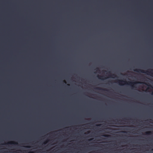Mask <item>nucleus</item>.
<instances>
[{
  "label": "nucleus",
  "mask_w": 153,
  "mask_h": 153,
  "mask_svg": "<svg viewBox=\"0 0 153 153\" xmlns=\"http://www.w3.org/2000/svg\"><path fill=\"white\" fill-rule=\"evenodd\" d=\"M25 147H27V148H30V146H25Z\"/></svg>",
  "instance_id": "9"
},
{
  "label": "nucleus",
  "mask_w": 153,
  "mask_h": 153,
  "mask_svg": "<svg viewBox=\"0 0 153 153\" xmlns=\"http://www.w3.org/2000/svg\"><path fill=\"white\" fill-rule=\"evenodd\" d=\"M97 77L99 79H100L101 80H104V79H106V78H105H105L104 79L103 78L104 77V76H99V75H98L97 76Z\"/></svg>",
  "instance_id": "3"
},
{
  "label": "nucleus",
  "mask_w": 153,
  "mask_h": 153,
  "mask_svg": "<svg viewBox=\"0 0 153 153\" xmlns=\"http://www.w3.org/2000/svg\"><path fill=\"white\" fill-rule=\"evenodd\" d=\"M152 132L151 131H148L146 132L145 133V134L147 135H149L151 134Z\"/></svg>",
  "instance_id": "5"
},
{
  "label": "nucleus",
  "mask_w": 153,
  "mask_h": 153,
  "mask_svg": "<svg viewBox=\"0 0 153 153\" xmlns=\"http://www.w3.org/2000/svg\"><path fill=\"white\" fill-rule=\"evenodd\" d=\"M111 75L112 76H115V75L114 74H112Z\"/></svg>",
  "instance_id": "12"
},
{
  "label": "nucleus",
  "mask_w": 153,
  "mask_h": 153,
  "mask_svg": "<svg viewBox=\"0 0 153 153\" xmlns=\"http://www.w3.org/2000/svg\"><path fill=\"white\" fill-rule=\"evenodd\" d=\"M104 10V11H105V10Z\"/></svg>",
  "instance_id": "22"
},
{
  "label": "nucleus",
  "mask_w": 153,
  "mask_h": 153,
  "mask_svg": "<svg viewBox=\"0 0 153 153\" xmlns=\"http://www.w3.org/2000/svg\"><path fill=\"white\" fill-rule=\"evenodd\" d=\"M29 153H33L32 152H30Z\"/></svg>",
  "instance_id": "14"
},
{
  "label": "nucleus",
  "mask_w": 153,
  "mask_h": 153,
  "mask_svg": "<svg viewBox=\"0 0 153 153\" xmlns=\"http://www.w3.org/2000/svg\"><path fill=\"white\" fill-rule=\"evenodd\" d=\"M125 120H127V119H125Z\"/></svg>",
  "instance_id": "18"
},
{
  "label": "nucleus",
  "mask_w": 153,
  "mask_h": 153,
  "mask_svg": "<svg viewBox=\"0 0 153 153\" xmlns=\"http://www.w3.org/2000/svg\"><path fill=\"white\" fill-rule=\"evenodd\" d=\"M152 150H153V149H152Z\"/></svg>",
  "instance_id": "23"
},
{
  "label": "nucleus",
  "mask_w": 153,
  "mask_h": 153,
  "mask_svg": "<svg viewBox=\"0 0 153 153\" xmlns=\"http://www.w3.org/2000/svg\"><path fill=\"white\" fill-rule=\"evenodd\" d=\"M93 139V138L91 139H90V140H92Z\"/></svg>",
  "instance_id": "11"
},
{
  "label": "nucleus",
  "mask_w": 153,
  "mask_h": 153,
  "mask_svg": "<svg viewBox=\"0 0 153 153\" xmlns=\"http://www.w3.org/2000/svg\"><path fill=\"white\" fill-rule=\"evenodd\" d=\"M134 71L136 72H140L142 73H147V74H147V73H149V74H153V70L150 69V71H144L143 70H142L140 69H134Z\"/></svg>",
  "instance_id": "2"
},
{
  "label": "nucleus",
  "mask_w": 153,
  "mask_h": 153,
  "mask_svg": "<svg viewBox=\"0 0 153 153\" xmlns=\"http://www.w3.org/2000/svg\"><path fill=\"white\" fill-rule=\"evenodd\" d=\"M102 136L106 137H109L111 136V135L108 134H104L102 135Z\"/></svg>",
  "instance_id": "6"
},
{
  "label": "nucleus",
  "mask_w": 153,
  "mask_h": 153,
  "mask_svg": "<svg viewBox=\"0 0 153 153\" xmlns=\"http://www.w3.org/2000/svg\"><path fill=\"white\" fill-rule=\"evenodd\" d=\"M152 95H153V92H152Z\"/></svg>",
  "instance_id": "16"
},
{
  "label": "nucleus",
  "mask_w": 153,
  "mask_h": 153,
  "mask_svg": "<svg viewBox=\"0 0 153 153\" xmlns=\"http://www.w3.org/2000/svg\"><path fill=\"white\" fill-rule=\"evenodd\" d=\"M117 81L118 84L120 85H123L124 84H127L128 85H131L132 88H135V86L137 83H141V82H129L128 83L126 81L123 80H117Z\"/></svg>",
  "instance_id": "1"
},
{
  "label": "nucleus",
  "mask_w": 153,
  "mask_h": 153,
  "mask_svg": "<svg viewBox=\"0 0 153 153\" xmlns=\"http://www.w3.org/2000/svg\"><path fill=\"white\" fill-rule=\"evenodd\" d=\"M144 84H146V83H144Z\"/></svg>",
  "instance_id": "17"
},
{
  "label": "nucleus",
  "mask_w": 153,
  "mask_h": 153,
  "mask_svg": "<svg viewBox=\"0 0 153 153\" xmlns=\"http://www.w3.org/2000/svg\"><path fill=\"white\" fill-rule=\"evenodd\" d=\"M87 10V11H88V10Z\"/></svg>",
  "instance_id": "21"
},
{
  "label": "nucleus",
  "mask_w": 153,
  "mask_h": 153,
  "mask_svg": "<svg viewBox=\"0 0 153 153\" xmlns=\"http://www.w3.org/2000/svg\"><path fill=\"white\" fill-rule=\"evenodd\" d=\"M77 10V11H78V10Z\"/></svg>",
  "instance_id": "20"
},
{
  "label": "nucleus",
  "mask_w": 153,
  "mask_h": 153,
  "mask_svg": "<svg viewBox=\"0 0 153 153\" xmlns=\"http://www.w3.org/2000/svg\"><path fill=\"white\" fill-rule=\"evenodd\" d=\"M46 143H47V142H46V143H45V142H44L43 143H44V144H45Z\"/></svg>",
  "instance_id": "15"
},
{
  "label": "nucleus",
  "mask_w": 153,
  "mask_h": 153,
  "mask_svg": "<svg viewBox=\"0 0 153 153\" xmlns=\"http://www.w3.org/2000/svg\"><path fill=\"white\" fill-rule=\"evenodd\" d=\"M108 73L109 74H111V72L110 71L108 72Z\"/></svg>",
  "instance_id": "13"
},
{
  "label": "nucleus",
  "mask_w": 153,
  "mask_h": 153,
  "mask_svg": "<svg viewBox=\"0 0 153 153\" xmlns=\"http://www.w3.org/2000/svg\"><path fill=\"white\" fill-rule=\"evenodd\" d=\"M86 10H88V9H87Z\"/></svg>",
  "instance_id": "19"
},
{
  "label": "nucleus",
  "mask_w": 153,
  "mask_h": 153,
  "mask_svg": "<svg viewBox=\"0 0 153 153\" xmlns=\"http://www.w3.org/2000/svg\"><path fill=\"white\" fill-rule=\"evenodd\" d=\"M95 70H96V71H100V70H99V68H96V69H95Z\"/></svg>",
  "instance_id": "8"
},
{
  "label": "nucleus",
  "mask_w": 153,
  "mask_h": 153,
  "mask_svg": "<svg viewBox=\"0 0 153 153\" xmlns=\"http://www.w3.org/2000/svg\"><path fill=\"white\" fill-rule=\"evenodd\" d=\"M100 125H97L96 126H100Z\"/></svg>",
  "instance_id": "10"
},
{
  "label": "nucleus",
  "mask_w": 153,
  "mask_h": 153,
  "mask_svg": "<svg viewBox=\"0 0 153 153\" xmlns=\"http://www.w3.org/2000/svg\"><path fill=\"white\" fill-rule=\"evenodd\" d=\"M96 89H98V90H101V89H102V90H104L107 91V90L106 89H102L101 88H96Z\"/></svg>",
  "instance_id": "7"
},
{
  "label": "nucleus",
  "mask_w": 153,
  "mask_h": 153,
  "mask_svg": "<svg viewBox=\"0 0 153 153\" xmlns=\"http://www.w3.org/2000/svg\"><path fill=\"white\" fill-rule=\"evenodd\" d=\"M7 144H18V143H17L14 142H8L7 143Z\"/></svg>",
  "instance_id": "4"
}]
</instances>
